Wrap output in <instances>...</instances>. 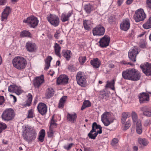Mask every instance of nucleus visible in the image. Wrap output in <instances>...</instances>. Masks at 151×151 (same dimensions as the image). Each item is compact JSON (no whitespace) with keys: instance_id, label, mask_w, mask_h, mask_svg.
Returning a JSON list of instances; mask_svg holds the SVG:
<instances>
[{"instance_id":"nucleus-1","label":"nucleus","mask_w":151,"mask_h":151,"mask_svg":"<svg viewBox=\"0 0 151 151\" xmlns=\"http://www.w3.org/2000/svg\"><path fill=\"white\" fill-rule=\"evenodd\" d=\"M122 76L125 79L137 81L139 80L141 77L139 72L135 69L127 70L122 73Z\"/></svg>"},{"instance_id":"nucleus-2","label":"nucleus","mask_w":151,"mask_h":151,"mask_svg":"<svg viewBox=\"0 0 151 151\" xmlns=\"http://www.w3.org/2000/svg\"><path fill=\"white\" fill-rule=\"evenodd\" d=\"M37 133L33 128L27 126L23 132L22 136L24 139L28 142L34 140L36 137Z\"/></svg>"},{"instance_id":"nucleus-3","label":"nucleus","mask_w":151,"mask_h":151,"mask_svg":"<svg viewBox=\"0 0 151 151\" xmlns=\"http://www.w3.org/2000/svg\"><path fill=\"white\" fill-rule=\"evenodd\" d=\"M12 63L13 66L19 70L24 69L27 65L26 59L22 56L15 57L12 60Z\"/></svg>"},{"instance_id":"nucleus-4","label":"nucleus","mask_w":151,"mask_h":151,"mask_svg":"<svg viewBox=\"0 0 151 151\" xmlns=\"http://www.w3.org/2000/svg\"><path fill=\"white\" fill-rule=\"evenodd\" d=\"M14 116V111L11 108L6 109L3 111L1 115L2 119L4 121H7L12 120Z\"/></svg>"},{"instance_id":"nucleus-5","label":"nucleus","mask_w":151,"mask_h":151,"mask_svg":"<svg viewBox=\"0 0 151 151\" xmlns=\"http://www.w3.org/2000/svg\"><path fill=\"white\" fill-rule=\"evenodd\" d=\"M87 78L84 73L79 72L76 75V79L78 84L82 87H85L86 86Z\"/></svg>"},{"instance_id":"nucleus-6","label":"nucleus","mask_w":151,"mask_h":151,"mask_svg":"<svg viewBox=\"0 0 151 151\" xmlns=\"http://www.w3.org/2000/svg\"><path fill=\"white\" fill-rule=\"evenodd\" d=\"M134 19L136 22L142 21L146 18V15L142 9L137 10L134 16Z\"/></svg>"},{"instance_id":"nucleus-7","label":"nucleus","mask_w":151,"mask_h":151,"mask_svg":"<svg viewBox=\"0 0 151 151\" xmlns=\"http://www.w3.org/2000/svg\"><path fill=\"white\" fill-rule=\"evenodd\" d=\"M23 22L27 23L30 27L34 28L37 25L38 21L37 18L32 16L28 17L26 20H24Z\"/></svg>"},{"instance_id":"nucleus-8","label":"nucleus","mask_w":151,"mask_h":151,"mask_svg":"<svg viewBox=\"0 0 151 151\" xmlns=\"http://www.w3.org/2000/svg\"><path fill=\"white\" fill-rule=\"evenodd\" d=\"M138 53V50L137 48L134 47L132 48L129 50L128 55L130 60L133 62L136 61V57Z\"/></svg>"},{"instance_id":"nucleus-9","label":"nucleus","mask_w":151,"mask_h":151,"mask_svg":"<svg viewBox=\"0 0 151 151\" xmlns=\"http://www.w3.org/2000/svg\"><path fill=\"white\" fill-rule=\"evenodd\" d=\"M47 19L49 22L55 27L57 26L59 24V19L56 15L50 14L47 17Z\"/></svg>"},{"instance_id":"nucleus-10","label":"nucleus","mask_w":151,"mask_h":151,"mask_svg":"<svg viewBox=\"0 0 151 151\" xmlns=\"http://www.w3.org/2000/svg\"><path fill=\"white\" fill-rule=\"evenodd\" d=\"M110 118L111 114L107 112H104L101 116V120L105 126H108L111 124Z\"/></svg>"},{"instance_id":"nucleus-11","label":"nucleus","mask_w":151,"mask_h":151,"mask_svg":"<svg viewBox=\"0 0 151 151\" xmlns=\"http://www.w3.org/2000/svg\"><path fill=\"white\" fill-rule=\"evenodd\" d=\"M140 68L142 72L147 76H149L151 75V64L147 63L144 64H142L140 66Z\"/></svg>"},{"instance_id":"nucleus-12","label":"nucleus","mask_w":151,"mask_h":151,"mask_svg":"<svg viewBox=\"0 0 151 151\" xmlns=\"http://www.w3.org/2000/svg\"><path fill=\"white\" fill-rule=\"evenodd\" d=\"M105 29L104 27L101 25L97 26L92 30L94 36H101L104 35Z\"/></svg>"},{"instance_id":"nucleus-13","label":"nucleus","mask_w":151,"mask_h":151,"mask_svg":"<svg viewBox=\"0 0 151 151\" xmlns=\"http://www.w3.org/2000/svg\"><path fill=\"white\" fill-rule=\"evenodd\" d=\"M110 38L107 35H105L99 41L100 46L101 47H106L109 45Z\"/></svg>"},{"instance_id":"nucleus-14","label":"nucleus","mask_w":151,"mask_h":151,"mask_svg":"<svg viewBox=\"0 0 151 151\" xmlns=\"http://www.w3.org/2000/svg\"><path fill=\"white\" fill-rule=\"evenodd\" d=\"M68 76L66 75H61L57 78V83L58 85L66 84L68 82Z\"/></svg>"},{"instance_id":"nucleus-15","label":"nucleus","mask_w":151,"mask_h":151,"mask_svg":"<svg viewBox=\"0 0 151 151\" xmlns=\"http://www.w3.org/2000/svg\"><path fill=\"white\" fill-rule=\"evenodd\" d=\"M140 109L142 112L144 116L147 117H151V109L150 107L144 106L140 107Z\"/></svg>"},{"instance_id":"nucleus-16","label":"nucleus","mask_w":151,"mask_h":151,"mask_svg":"<svg viewBox=\"0 0 151 151\" xmlns=\"http://www.w3.org/2000/svg\"><path fill=\"white\" fill-rule=\"evenodd\" d=\"M8 91L9 92L15 93L18 95L21 93L22 90L19 87L14 85H10L8 88Z\"/></svg>"},{"instance_id":"nucleus-17","label":"nucleus","mask_w":151,"mask_h":151,"mask_svg":"<svg viewBox=\"0 0 151 151\" xmlns=\"http://www.w3.org/2000/svg\"><path fill=\"white\" fill-rule=\"evenodd\" d=\"M26 47L27 50L30 52H35L37 50L36 45L30 41H28L26 43Z\"/></svg>"},{"instance_id":"nucleus-18","label":"nucleus","mask_w":151,"mask_h":151,"mask_svg":"<svg viewBox=\"0 0 151 151\" xmlns=\"http://www.w3.org/2000/svg\"><path fill=\"white\" fill-rule=\"evenodd\" d=\"M44 81V76L42 75L36 78L33 81L34 85L35 88H39Z\"/></svg>"},{"instance_id":"nucleus-19","label":"nucleus","mask_w":151,"mask_h":151,"mask_svg":"<svg viewBox=\"0 0 151 151\" xmlns=\"http://www.w3.org/2000/svg\"><path fill=\"white\" fill-rule=\"evenodd\" d=\"M37 109L39 112L42 115L45 114L47 112V106L44 103H40L37 107Z\"/></svg>"},{"instance_id":"nucleus-20","label":"nucleus","mask_w":151,"mask_h":151,"mask_svg":"<svg viewBox=\"0 0 151 151\" xmlns=\"http://www.w3.org/2000/svg\"><path fill=\"white\" fill-rule=\"evenodd\" d=\"M130 26L129 21L127 19L123 20L120 25L121 29L124 31L127 30L129 29Z\"/></svg>"},{"instance_id":"nucleus-21","label":"nucleus","mask_w":151,"mask_h":151,"mask_svg":"<svg viewBox=\"0 0 151 151\" xmlns=\"http://www.w3.org/2000/svg\"><path fill=\"white\" fill-rule=\"evenodd\" d=\"M139 98L140 103H144L149 101V95L144 93H140L139 95Z\"/></svg>"},{"instance_id":"nucleus-22","label":"nucleus","mask_w":151,"mask_h":151,"mask_svg":"<svg viewBox=\"0 0 151 151\" xmlns=\"http://www.w3.org/2000/svg\"><path fill=\"white\" fill-rule=\"evenodd\" d=\"M11 12V10L9 7L7 6L4 10V11L2 13L1 19L4 21L7 19V16Z\"/></svg>"},{"instance_id":"nucleus-23","label":"nucleus","mask_w":151,"mask_h":151,"mask_svg":"<svg viewBox=\"0 0 151 151\" xmlns=\"http://www.w3.org/2000/svg\"><path fill=\"white\" fill-rule=\"evenodd\" d=\"M77 118L76 114L74 113L73 114H71L69 113L67 114V119L68 121L71 123H74L76 120Z\"/></svg>"},{"instance_id":"nucleus-24","label":"nucleus","mask_w":151,"mask_h":151,"mask_svg":"<svg viewBox=\"0 0 151 151\" xmlns=\"http://www.w3.org/2000/svg\"><path fill=\"white\" fill-rule=\"evenodd\" d=\"M72 12L70 11L67 14L63 13L61 15V20L63 22H65L69 20V18L71 16Z\"/></svg>"},{"instance_id":"nucleus-25","label":"nucleus","mask_w":151,"mask_h":151,"mask_svg":"<svg viewBox=\"0 0 151 151\" xmlns=\"http://www.w3.org/2000/svg\"><path fill=\"white\" fill-rule=\"evenodd\" d=\"M90 63L93 67L95 68H98L101 64V62L98 58H95L91 60Z\"/></svg>"},{"instance_id":"nucleus-26","label":"nucleus","mask_w":151,"mask_h":151,"mask_svg":"<svg viewBox=\"0 0 151 151\" xmlns=\"http://www.w3.org/2000/svg\"><path fill=\"white\" fill-rule=\"evenodd\" d=\"M101 131H96L91 130L90 131V132L88 134V135L90 138L92 139H96V137L97 136L98 134H101Z\"/></svg>"},{"instance_id":"nucleus-27","label":"nucleus","mask_w":151,"mask_h":151,"mask_svg":"<svg viewBox=\"0 0 151 151\" xmlns=\"http://www.w3.org/2000/svg\"><path fill=\"white\" fill-rule=\"evenodd\" d=\"M62 53L63 56L67 60H69L70 58L71 52L69 50H63L62 51Z\"/></svg>"},{"instance_id":"nucleus-28","label":"nucleus","mask_w":151,"mask_h":151,"mask_svg":"<svg viewBox=\"0 0 151 151\" xmlns=\"http://www.w3.org/2000/svg\"><path fill=\"white\" fill-rule=\"evenodd\" d=\"M83 25L85 29L87 30L91 29V21L90 20H83Z\"/></svg>"},{"instance_id":"nucleus-29","label":"nucleus","mask_w":151,"mask_h":151,"mask_svg":"<svg viewBox=\"0 0 151 151\" xmlns=\"http://www.w3.org/2000/svg\"><path fill=\"white\" fill-rule=\"evenodd\" d=\"M54 91L52 88H48L45 93V96L47 99H50L53 96L54 94Z\"/></svg>"},{"instance_id":"nucleus-30","label":"nucleus","mask_w":151,"mask_h":151,"mask_svg":"<svg viewBox=\"0 0 151 151\" xmlns=\"http://www.w3.org/2000/svg\"><path fill=\"white\" fill-rule=\"evenodd\" d=\"M54 48L56 55L60 58L61 55L60 52L61 49V47L59 45V44L57 43H55Z\"/></svg>"},{"instance_id":"nucleus-31","label":"nucleus","mask_w":151,"mask_h":151,"mask_svg":"<svg viewBox=\"0 0 151 151\" xmlns=\"http://www.w3.org/2000/svg\"><path fill=\"white\" fill-rule=\"evenodd\" d=\"M130 116V114L128 112H123L122 114L121 122L122 124H124L127 119Z\"/></svg>"},{"instance_id":"nucleus-32","label":"nucleus","mask_w":151,"mask_h":151,"mask_svg":"<svg viewBox=\"0 0 151 151\" xmlns=\"http://www.w3.org/2000/svg\"><path fill=\"white\" fill-rule=\"evenodd\" d=\"M92 130L93 131H96V129H99V130L97 131H101V134L102 133V127H101V125L99 124H97L96 122H94L93 123L92 125Z\"/></svg>"},{"instance_id":"nucleus-33","label":"nucleus","mask_w":151,"mask_h":151,"mask_svg":"<svg viewBox=\"0 0 151 151\" xmlns=\"http://www.w3.org/2000/svg\"><path fill=\"white\" fill-rule=\"evenodd\" d=\"M27 99L26 101L25 104L24 106H30L32 99V95L30 93H29L27 96Z\"/></svg>"},{"instance_id":"nucleus-34","label":"nucleus","mask_w":151,"mask_h":151,"mask_svg":"<svg viewBox=\"0 0 151 151\" xmlns=\"http://www.w3.org/2000/svg\"><path fill=\"white\" fill-rule=\"evenodd\" d=\"M40 135L38 138L39 141L41 142L43 141L45 134V131L44 129H42L40 132Z\"/></svg>"},{"instance_id":"nucleus-35","label":"nucleus","mask_w":151,"mask_h":151,"mask_svg":"<svg viewBox=\"0 0 151 151\" xmlns=\"http://www.w3.org/2000/svg\"><path fill=\"white\" fill-rule=\"evenodd\" d=\"M143 28L146 29H148L151 28V15L147 22L143 25Z\"/></svg>"},{"instance_id":"nucleus-36","label":"nucleus","mask_w":151,"mask_h":151,"mask_svg":"<svg viewBox=\"0 0 151 151\" xmlns=\"http://www.w3.org/2000/svg\"><path fill=\"white\" fill-rule=\"evenodd\" d=\"M67 98V96H63L60 100L58 107L59 108L63 107L64 105V103L66 101Z\"/></svg>"},{"instance_id":"nucleus-37","label":"nucleus","mask_w":151,"mask_h":151,"mask_svg":"<svg viewBox=\"0 0 151 151\" xmlns=\"http://www.w3.org/2000/svg\"><path fill=\"white\" fill-rule=\"evenodd\" d=\"M20 36L22 37H29L31 38L32 37V34L30 33L27 31L24 30L20 34Z\"/></svg>"},{"instance_id":"nucleus-38","label":"nucleus","mask_w":151,"mask_h":151,"mask_svg":"<svg viewBox=\"0 0 151 151\" xmlns=\"http://www.w3.org/2000/svg\"><path fill=\"white\" fill-rule=\"evenodd\" d=\"M84 10L87 13L89 14L93 10V8L91 5L89 4L85 5Z\"/></svg>"},{"instance_id":"nucleus-39","label":"nucleus","mask_w":151,"mask_h":151,"mask_svg":"<svg viewBox=\"0 0 151 151\" xmlns=\"http://www.w3.org/2000/svg\"><path fill=\"white\" fill-rule=\"evenodd\" d=\"M52 58L51 57H48L45 60V70H47L50 66V63Z\"/></svg>"},{"instance_id":"nucleus-40","label":"nucleus","mask_w":151,"mask_h":151,"mask_svg":"<svg viewBox=\"0 0 151 151\" xmlns=\"http://www.w3.org/2000/svg\"><path fill=\"white\" fill-rule=\"evenodd\" d=\"M139 143L140 144H142L144 146H146L148 144V141L145 138L142 139L139 138L138 139Z\"/></svg>"},{"instance_id":"nucleus-41","label":"nucleus","mask_w":151,"mask_h":151,"mask_svg":"<svg viewBox=\"0 0 151 151\" xmlns=\"http://www.w3.org/2000/svg\"><path fill=\"white\" fill-rule=\"evenodd\" d=\"M132 117L133 123L135 124L139 119L137 114L134 111H132Z\"/></svg>"},{"instance_id":"nucleus-42","label":"nucleus","mask_w":151,"mask_h":151,"mask_svg":"<svg viewBox=\"0 0 151 151\" xmlns=\"http://www.w3.org/2000/svg\"><path fill=\"white\" fill-rule=\"evenodd\" d=\"M114 81L113 80L110 82H108L106 86V87L110 88L112 90H114Z\"/></svg>"},{"instance_id":"nucleus-43","label":"nucleus","mask_w":151,"mask_h":151,"mask_svg":"<svg viewBox=\"0 0 151 151\" xmlns=\"http://www.w3.org/2000/svg\"><path fill=\"white\" fill-rule=\"evenodd\" d=\"M57 127V124L55 123L53 119V117L50 121V125L49 128L52 129L56 128Z\"/></svg>"},{"instance_id":"nucleus-44","label":"nucleus","mask_w":151,"mask_h":151,"mask_svg":"<svg viewBox=\"0 0 151 151\" xmlns=\"http://www.w3.org/2000/svg\"><path fill=\"white\" fill-rule=\"evenodd\" d=\"M78 60L80 63L83 64L86 60V57L85 56L80 57Z\"/></svg>"},{"instance_id":"nucleus-45","label":"nucleus","mask_w":151,"mask_h":151,"mask_svg":"<svg viewBox=\"0 0 151 151\" xmlns=\"http://www.w3.org/2000/svg\"><path fill=\"white\" fill-rule=\"evenodd\" d=\"M7 127L6 125L4 123H0V133L4 129H6Z\"/></svg>"},{"instance_id":"nucleus-46","label":"nucleus","mask_w":151,"mask_h":151,"mask_svg":"<svg viewBox=\"0 0 151 151\" xmlns=\"http://www.w3.org/2000/svg\"><path fill=\"white\" fill-rule=\"evenodd\" d=\"M68 70L70 72H74L76 70V69L73 65H68Z\"/></svg>"},{"instance_id":"nucleus-47","label":"nucleus","mask_w":151,"mask_h":151,"mask_svg":"<svg viewBox=\"0 0 151 151\" xmlns=\"http://www.w3.org/2000/svg\"><path fill=\"white\" fill-rule=\"evenodd\" d=\"M131 125L130 121L129 120L127 121L124 125V128L125 130H127L128 129Z\"/></svg>"},{"instance_id":"nucleus-48","label":"nucleus","mask_w":151,"mask_h":151,"mask_svg":"<svg viewBox=\"0 0 151 151\" xmlns=\"http://www.w3.org/2000/svg\"><path fill=\"white\" fill-rule=\"evenodd\" d=\"M48 137H52L54 134V132L52 129L49 128V131L47 132Z\"/></svg>"},{"instance_id":"nucleus-49","label":"nucleus","mask_w":151,"mask_h":151,"mask_svg":"<svg viewBox=\"0 0 151 151\" xmlns=\"http://www.w3.org/2000/svg\"><path fill=\"white\" fill-rule=\"evenodd\" d=\"M73 145V143L65 145L64 146V148L68 150H69L72 147Z\"/></svg>"},{"instance_id":"nucleus-50","label":"nucleus","mask_w":151,"mask_h":151,"mask_svg":"<svg viewBox=\"0 0 151 151\" xmlns=\"http://www.w3.org/2000/svg\"><path fill=\"white\" fill-rule=\"evenodd\" d=\"M151 124V120L150 119H146L144 122V125L145 126H147L150 125Z\"/></svg>"},{"instance_id":"nucleus-51","label":"nucleus","mask_w":151,"mask_h":151,"mask_svg":"<svg viewBox=\"0 0 151 151\" xmlns=\"http://www.w3.org/2000/svg\"><path fill=\"white\" fill-rule=\"evenodd\" d=\"M28 118H32L33 117V112L32 109L28 111V115L27 117Z\"/></svg>"},{"instance_id":"nucleus-52","label":"nucleus","mask_w":151,"mask_h":151,"mask_svg":"<svg viewBox=\"0 0 151 151\" xmlns=\"http://www.w3.org/2000/svg\"><path fill=\"white\" fill-rule=\"evenodd\" d=\"M119 140L117 138H114L111 142V144L112 145L114 146L118 142Z\"/></svg>"},{"instance_id":"nucleus-53","label":"nucleus","mask_w":151,"mask_h":151,"mask_svg":"<svg viewBox=\"0 0 151 151\" xmlns=\"http://www.w3.org/2000/svg\"><path fill=\"white\" fill-rule=\"evenodd\" d=\"M83 104L87 107H89L91 106V103L88 100L85 101L83 102Z\"/></svg>"},{"instance_id":"nucleus-54","label":"nucleus","mask_w":151,"mask_h":151,"mask_svg":"<svg viewBox=\"0 0 151 151\" xmlns=\"http://www.w3.org/2000/svg\"><path fill=\"white\" fill-rule=\"evenodd\" d=\"M135 124H136V128H140L142 127V124L141 121L140 119H139L137 121L136 123H135Z\"/></svg>"},{"instance_id":"nucleus-55","label":"nucleus","mask_w":151,"mask_h":151,"mask_svg":"<svg viewBox=\"0 0 151 151\" xmlns=\"http://www.w3.org/2000/svg\"><path fill=\"white\" fill-rule=\"evenodd\" d=\"M60 36V32L57 30L55 33L54 37L56 39H58Z\"/></svg>"},{"instance_id":"nucleus-56","label":"nucleus","mask_w":151,"mask_h":151,"mask_svg":"<svg viewBox=\"0 0 151 151\" xmlns=\"http://www.w3.org/2000/svg\"><path fill=\"white\" fill-rule=\"evenodd\" d=\"M136 131L137 134H141L142 132V127L136 128Z\"/></svg>"},{"instance_id":"nucleus-57","label":"nucleus","mask_w":151,"mask_h":151,"mask_svg":"<svg viewBox=\"0 0 151 151\" xmlns=\"http://www.w3.org/2000/svg\"><path fill=\"white\" fill-rule=\"evenodd\" d=\"M4 101V97L3 96H0V105H2Z\"/></svg>"},{"instance_id":"nucleus-58","label":"nucleus","mask_w":151,"mask_h":151,"mask_svg":"<svg viewBox=\"0 0 151 151\" xmlns=\"http://www.w3.org/2000/svg\"><path fill=\"white\" fill-rule=\"evenodd\" d=\"M146 3L147 6L148 8H151V0H147Z\"/></svg>"},{"instance_id":"nucleus-59","label":"nucleus","mask_w":151,"mask_h":151,"mask_svg":"<svg viewBox=\"0 0 151 151\" xmlns=\"http://www.w3.org/2000/svg\"><path fill=\"white\" fill-rule=\"evenodd\" d=\"M6 3V0H0V5H5Z\"/></svg>"},{"instance_id":"nucleus-60","label":"nucleus","mask_w":151,"mask_h":151,"mask_svg":"<svg viewBox=\"0 0 151 151\" xmlns=\"http://www.w3.org/2000/svg\"><path fill=\"white\" fill-rule=\"evenodd\" d=\"M124 0H118V5L119 6L122 3Z\"/></svg>"},{"instance_id":"nucleus-61","label":"nucleus","mask_w":151,"mask_h":151,"mask_svg":"<svg viewBox=\"0 0 151 151\" xmlns=\"http://www.w3.org/2000/svg\"><path fill=\"white\" fill-rule=\"evenodd\" d=\"M140 47L144 48L145 47V44L144 42H143L142 43H140Z\"/></svg>"},{"instance_id":"nucleus-62","label":"nucleus","mask_w":151,"mask_h":151,"mask_svg":"<svg viewBox=\"0 0 151 151\" xmlns=\"http://www.w3.org/2000/svg\"><path fill=\"white\" fill-rule=\"evenodd\" d=\"M92 150L89 147H84V151H91Z\"/></svg>"},{"instance_id":"nucleus-63","label":"nucleus","mask_w":151,"mask_h":151,"mask_svg":"<svg viewBox=\"0 0 151 151\" xmlns=\"http://www.w3.org/2000/svg\"><path fill=\"white\" fill-rule=\"evenodd\" d=\"M133 0H127L126 3L127 4H130L133 2Z\"/></svg>"},{"instance_id":"nucleus-64","label":"nucleus","mask_w":151,"mask_h":151,"mask_svg":"<svg viewBox=\"0 0 151 151\" xmlns=\"http://www.w3.org/2000/svg\"><path fill=\"white\" fill-rule=\"evenodd\" d=\"M10 96H12L13 97V99L14 100V102H16L17 101V98H16V97L15 96H14L12 94L10 95Z\"/></svg>"}]
</instances>
